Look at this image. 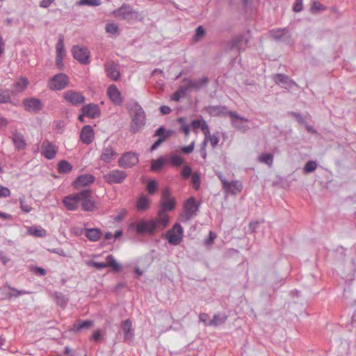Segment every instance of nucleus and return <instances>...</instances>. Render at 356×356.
<instances>
[{
	"mask_svg": "<svg viewBox=\"0 0 356 356\" xmlns=\"http://www.w3.org/2000/svg\"><path fill=\"white\" fill-rule=\"evenodd\" d=\"M132 112V118L130 124V130L135 134L138 132L145 124V114L143 108L135 102L129 108Z\"/></svg>",
	"mask_w": 356,
	"mask_h": 356,
	"instance_id": "f257e3e1",
	"label": "nucleus"
},
{
	"mask_svg": "<svg viewBox=\"0 0 356 356\" xmlns=\"http://www.w3.org/2000/svg\"><path fill=\"white\" fill-rule=\"evenodd\" d=\"M114 14L127 22L132 20H142L138 10H134L130 5L123 3L119 8L114 11Z\"/></svg>",
	"mask_w": 356,
	"mask_h": 356,
	"instance_id": "f03ea898",
	"label": "nucleus"
},
{
	"mask_svg": "<svg viewBox=\"0 0 356 356\" xmlns=\"http://www.w3.org/2000/svg\"><path fill=\"white\" fill-rule=\"evenodd\" d=\"M200 204L195 202V198L193 197H189L184 204V212L181 215V221L186 222L196 216Z\"/></svg>",
	"mask_w": 356,
	"mask_h": 356,
	"instance_id": "7ed1b4c3",
	"label": "nucleus"
},
{
	"mask_svg": "<svg viewBox=\"0 0 356 356\" xmlns=\"http://www.w3.org/2000/svg\"><path fill=\"white\" fill-rule=\"evenodd\" d=\"M229 116L231 118L232 126L237 131L245 133L249 129L248 118L241 116L235 111H229Z\"/></svg>",
	"mask_w": 356,
	"mask_h": 356,
	"instance_id": "20e7f679",
	"label": "nucleus"
},
{
	"mask_svg": "<svg viewBox=\"0 0 356 356\" xmlns=\"http://www.w3.org/2000/svg\"><path fill=\"white\" fill-rule=\"evenodd\" d=\"M106 262H97L95 261H90L88 265L95 267L98 270H102L107 267H112L113 270L115 272H119L122 270V265L118 264L112 254H109L106 257Z\"/></svg>",
	"mask_w": 356,
	"mask_h": 356,
	"instance_id": "39448f33",
	"label": "nucleus"
},
{
	"mask_svg": "<svg viewBox=\"0 0 356 356\" xmlns=\"http://www.w3.org/2000/svg\"><path fill=\"white\" fill-rule=\"evenodd\" d=\"M184 230L179 223H175L172 228L168 231L166 238L168 243L173 245H179L182 241Z\"/></svg>",
	"mask_w": 356,
	"mask_h": 356,
	"instance_id": "423d86ee",
	"label": "nucleus"
},
{
	"mask_svg": "<svg viewBox=\"0 0 356 356\" xmlns=\"http://www.w3.org/2000/svg\"><path fill=\"white\" fill-rule=\"evenodd\" d=\"M269 36L276 42L289 44L291 41V34L287 28L273 29L269 31Z\"/></svg>",
	"mask_w": 356,
	"mask_h": 356,
	"instance_id": "0eeeda50",
	"label": "nucleus"
},
{
	"mask_svg": "<svg viewBox=\"0 0 356 356\" xmlns=\"http://www.w3.org/2000/svg\"><path fill=\"white\" fill-rule=\"evenodd\" d=\"M80 203L82 209L86 211H92L96 209V204L92 200V191L89 189H85L79 192Z\"/></svg>",
	"mask_w": 356,
	"mask_h": 356,
	"instance_id": "6e6552de",
	"label": "nucleus"
},
{
	"mask_svg": "<svg viewBox=\"0 0 356 356\" xmlns=\"http://www.w3.org/2000/svg\"><path fill=\"white\" fill-rule=\"evenodd\" d=\"M69 83L68 76L63 73H59L52 76L49 82V87L53 90H61Z\"/></svg>",
	"mask_w": 356,
	"mask_h": 356,
	"instance_id": "1a4fd4ad",
	"label": "nucleus"
},
{
	"mask_svg": "<svg viewBox=\"0 0 356 356\" xmlns=\"http://www.w3.org/2000/svg\"><path fill=\"white\" fill-rule=\"evenodd\" d=\"M127 173L121 170H113L104 175L106 182L109 184H121L127 177Z\"/></svg>",
	"mask_w": 356,
	"mask_h": 356,
	"instance_id": "9d476101",
	"label": "nucleus"
},
{
	"mask_svg": "<svg viewBox=\"0 0 356 356\" xmlns=\"http://www.w3.org/2000/svg\"><path fill=\"white\" fill-rule=\"evenodd\" d=\"M64 99L74 106H79L85 102V97L80 92L73 90H67L63 94Z\"/></svg>",
	"mask_w": 356,
	"mask_h": 356,
	"instance_id": "9b49d317",
	"label": "nucleus"
},
{
	"mask_svg": "<svg viewBox=\"0 0 356 356\" xmlns=\"http://www.w3.org/2000/svg\"><path fill=\"white\" fill-rule=\"evenodd\" d=\"M73 57L81 64L87 65L90 63V51L83 46L75 45L72 49Z\"/></svg>",
	"mask_w": 356,
	"mask_h": 356,
	"instance_id": "f8f14e48",
	"label": "nucleus"
},
{
	"mask_svg": "<svg viewBox=\"0 0 356 356\" xmlns=\"http://www.w3.org/2000/svg\"><path fill=\"white\" fill-rule=\"evenodd\" d=\"M139 161L136 153L129 152L122 154L118 160V165L123 168H130L136 165Z\"/></svg>",
	"mask_w": 356,
	"mask_h": 356,
	"instance_id": "ddd939ff",
	"label": "nucleus"
},
{
	"mask_svg": "<svg viewBox=\"0 0 356 356\" xmlns=\"http://www.w3.org/2000/svg\"><path fill=\"white\" fill-rule=\"evenodd\" d=\"M176 201L171 195V192L168 188H164L161 192V208L172 211L175 207Z\"/></svg>",
	"mask_w": 356,
	"mask_h": 356,
	"instance_id": "4468645a",
	"label": "nucleus"
},
{
	"mask_svg": "<svg viewBox=\"0 0 356 356\" xmlns=\"http://www.w3.org/2000/svg\"><path fill=\"white\" fill-rule=\"evenodd\" d=\"M156 228V222L154 220L149 221L140 220L136 225V230L138 234H154Z\"/></svg>",
	"mask_w": 356,
	"mask_h": 356,
	"instance_id": "2eb2a0df",
	"label": "nucleus"
},
{
	"mask_svg": "<svg viewBox=\"0 0 356 356\" xmlns=\"http://www.w3.org/2000/svg\"><path fill=\"white\" fill-rule=\"evenodd\" d=\"M209 81L210 80L207 76H202L200 79L195 80L191 79L189 78H184L183 79V82L188 83L191 90L195 91H199L201 89L207 88Z\"/></svg>",
	"mask_w": 356,
	"mask_h": 356,
	"instance_id": "dca6fc26",
	"label": "nucleus"
},
{
	"mask_svg": "<svg viewBox=\"0 0 356 356\" xmlns=\"http://www.w3.org/2000/svg\"><path fill=\"white\" fill-rule=\"evenodd\" d=\"M104 69L106 75L113 81H118L120 76L118 65L113 60L106 61L104 63Z\"/></svg>",
	"mask_w": 356,
	"mask_h": 356,
	"instance_id": "f3484780",
	"label": "nucleus"
},
{
	"mask_svg": "<svg viewBox=\"0 0 356 356\" xmlns=\"http://www.w3.org/2000/svg\"><path fill=\"white\" fill-rule=\"evenodd\" d=\"M41 154L47 159H53L57 152V147L51 142L45 140L41 146Z\"/></svg>",
	"mask_w": 356,
	"mask_h": 356,
	"instance_id": "a211bd4d",
	"label": "nucleus"
},
{
	"mask_svg": "<svg viewBox=\"0 0 356 356\" xmlns=\"http://www.w3.org/2000/svg\"><path fill=\"white\" fill-rule=\"evenodd\" d=\"M10 139L12 140L15 149L18 151L24 150L26 147V143L24 135L17 130L11 131Z\"/></svg>",
	"mask_w": 356,
	"mask_h": 356,
	"instance_id": "6ab92c4d",
	"label": "nucleus"
},
{
	"mask_svg": "<svg viewBox=\"0 0 356 356\" xmlns=\"http://www.w3.org/2000/svg\"><path fill=\"white\" fill-rule=\"evenodd\" d=\"M63 202L67 209L70 211L77 209L80 204L79 193L66 196L63 199Z\"/></svg>",
	"mask_w": 356,
	"mask_h": 356,
	"instance_id": "aec40b11",
	"label": "nucleus"
},
{
	"mask_svg": "<svg viewBox=\"0 0 356 356\" xmlns=\"http://www.w3.org/2000/svg\"><path fill=\"white\" fill-rule=\"evenodd\" d=\"M107 95L112 102L115 105H121L122 104L123 97L116 86L111 85L108 88Z\"/></svg>",
	"mask_w": 356,
	"mask_h": 356,
	"instance_id": "412c9836",
	"label": "nucleus"
},
{
	"mask_svg": "<svg viewBox=\"0 0 356 356\" xmlns=\"http://www.w3.org/2000/svg\"><path fill=\"white\" fill-rule=\"evenodd\" d=\"M222 188L227 193L234 195L239 193L243 188V186L238 181H228L227 180H222Z\"/></svg>",
	"mask_w": 356,
	"mask_h": 356,
	"instance_id": "4be33fe9",
	"label": "nucleus"
},
{
	"mask_svg": "<svg viewBox=\"0 0 356 356\" xmlns=\"http://www.w3.org/2000/svg\"><path fill=\"white\" fill-rule=\"evenodd\" d=\"M273 80L277 84H282L283 87L289 90L293 86H296V82L291 79L287 75L283 74H276L273 76Z\"/></svg>",
	"mask_w": 356,
	"mask_h": 356,
	"instance_id": "5701e85b",
	"label": "nucleus"
},
{
	"mask_svg": "<svg viewBox=\"0 0 356 356\" xmlns=\"http://www.w3.org/2000/svg\"><path fill=\"white\" fill-rule=\"evenodd\" d=\"M118 156L115 149L111 145L104 146L102 150L100 159L105 163H110Z\"/></svg>",
	"mask_w": 356,
	"mask_h": 356,
	"instance_id": "b1692460",
	"label": "nucleus"
},
{
	"mask_svg": "<svg viewBox=\"0 0 356 356\" xmlns=\"http://www.w3.org/2000/svg\"><path fill=\"white\" fill-rule=\"evenodd\" d=\"M81 112L83 115L92 119L98 118L100 115V110L98 105L92 103L83 106L81 108Z\"/></svg>",
	"mask_w": 356,
	"mask_h": 356,
	"instance_id": "393cba45",
	"label": "nucleus"
},
{
	"mask_svg": "<svg viewBox=\"0 0 356 356\" xmlns=\"http://www.w3.org/2000/svg\"><path fill=\"white\" fill-rule=\"evenodd\" d=\"M24 106L26 111L37 112L42 109V103L39 99L31 97L24 100Z\"/></svg>",
	"mask_w": 356,
	"mask_h": 356,
	"instance_id": "a878e982",
	"label": "nucleus"
},
{
	"mask_svg": "<svg viewBox=\"0 0 356 356\" xmlns=\"http://www.w3.org/2000/svg\"><path fill=\"white\" fill-rule=\"evenodd\" d=\"M94 138V131L90 125H85L80 133V138L81 141L86 144L89 145L92 143Z\"/></svg>",
	"mask_w": 356,
	"mask_h": 356,
	"instance_id": "bb28decb",
	"label": "nucleus"
},
{
	"mask_svg": "<svg viewBox=\"0 0 356 356\" xmlns=\"http://www.w3.org/2000/svg\"><path fill=\"white\" fill-rule=\"evenodd\" d=\"M168 210L160 209L157 213V217L154 221L156 222L157 227H162L163 229L165 228L169 222V216L167 213Z\"/></svg>",
	"mask_w": 356,
	"mask_h": 356,
	"instance_id": "cd10ccee",
	"label": "nucleus"
},
{
	"mask_svg": "<svg viewBox=\"0 0 356 356\" xmlns=\"http://www.w3.org/2000/svg\"><path fill=\"white\" fill-rule=\"evenodd\" d=\"M95 177L93 175L90 174H86L79 176L74 181V186L75 188H79L82 186H87L90 184L93 183Z\"/></svg>",
	"mask_w": 356,
	"mask_h": 356,
	"instance_id": "c85d7f7f",
	"label": "nucleus"
},
{
	"mask_svg": "<svg viewBox=\"0 0 356 356\" xmlns=\"http://www.w3.org/2000/svg\"><path fill=\"white\" fill-rule=\"evenodd\" d=\"M121 329L124 333V339L126 340H132L134 338V330L132 329V323L129 319H126L122 321Z\"/></svg>",
	"mask_w": 356,
	"mask_h": 356,
	"instance_id": "c756f323",
	"label": "nucleus"
},
{
	"mask_svg": "<svg viewBox=\"0 0 356 356\" xmlns=\"http://www.w3.org/2000/svg\"><path fill=\"white\" fill-rule=\"evenodd\" d=\"M243 39L244 37L241 35L232 38L227 45V49L229 51L236 49L239 52L244 51L245 48L242 47Z\"/></svg>",
	"mask_w": 356,
	"mask_h": 356,
	"instance_id": "7c9ffc66",
	"label": "nucleus"
},
{
	"mask_svg": "<svg viewBox=\"0 0 356 356\" xmlns=\"http://www.w3.org/2000/svg\"><path fill=\"white\" fill-rule=\"evenodd\" d=\"M84 232L86 236L91 241H97L102 234L99 228L85 229Z\"/></svg>",
	"mask_w": 356,
	"mask_h": 356,
	"instance_id": "2f4dec72",
	"label": "nucleus"
},
{
	"mask_svg": "<svg viewBox=\"0 0 356 356\" xmlns=\"http://www.w3.org/2000/svg\"><path fill=\"white\" fill-rule=\"evenodd\" d=\"M93 322L90 320L87 321H78L73 325L72 330L74 332H80L82 330H88L92 325Z\"/></svg>",
	"mask_w": 356,
	"mask_h": 356,
	"instance_id": "473e14b6",
	"label": "nucleus"
},
{
	"mask_svg": "<svg viewBox=\"0 0 356 356\" xmlns=\"http://www.w3.org/2000/svg\"><path fill=\"white\" fill-rule=\"evenodd\" d=\"M4 288H8V289H10V291H13V292L7 293L6 294V298H8V299H10L13 297L17 298V297H18L19 296L28 293V292L26 291H24V290H17V289L10 286L8 283H6L4 285L3 289Z\"/></svg>",
	"mask_w": 356,
	"mask_h": 356,
	"instance_id": "72a5a7b5",
	"label": "nucleus"
},
{
	"mask_svg": "<svg viewBox=\"0 0 356 356\" xmlns=\"http://www.w3.org/2000/svg\"><path fill=\"white\" fill-rule=\"evenodd\" d=\"M149 200L143 195L136 202V208L138 211H145L149 208Z\"/></svg>",
	"mask_w": 356,
	"mask_h": 356,
	"instance_id": "f704fd0d",
	"label": "nucleus"
},
{
	"mask_svg": "<svg viewBox=\"0 0 356 356\" xmlns=\"http://www.w3.org/2000/svg\"><path fill=\"white\" fill-rule=\"evenodd\" d=\"M72 170V165L67 161H60L58 164V170L61 174L69 173Z\"/></svg>",
	"mask_w": 356,
	"mask_h": 356,
	"instance_id": "c9c22d12",
	"label": "nucleus"
},
{
	"mask_svg": "<svg viewBox=\"0 0 356 356\" xmlns=\"http://www.w3.org/2000/svg\"><path fill=\"white\" fill-rule=\"evenodd\" d=\"M29 234L36 237H44L47 234L45 229L42 228H38L36 227H29L27 229Z\"/></svg>",
	"mask_w": 356,
	"mask_h": 356,
	"instance_id": "e433bc0d",
	"label": "nucleus"
},
{
	"mask_svg": "<svg viewBox=\"0 0 356 356\" xmlns=\"http://www.w3.org/2000/svg\"><path fill=\"white\" fill-rule=\"evenodd\" d=\"M172 134V130H166L163 127H160L155 131L153 136H158L159 138H164V141Z\"/></svg>",
	"mask_w": 356,
	"mask_h": 356,
	"instance_id": "4c0bfd02",
	"label": "nucleus"
},
{
	"mask_svg": "<svg viewBox=\"0 0 356 356\" xmlns=\"http://www.w3.org/2000/svg\"><path fill=\"white\" fill-rule=\"evenodd\" d=\"M19 202L23 212L29 213L32 211L33 208L30 201H28L24 195L19 198Z\"/></svg>",
	"mask_w": 356,
	"mask_h": 356,
	"instance_id": "58836bf2",
	"label": "nucleus"
},
{
	"mask_svg": "<svg viewBox=\"0 0 356 356\" xmlns=\"http://www.w3.org/2000/svg\"><path fill=\"white\" fill-rule=\"evenodd\" d=\"M258 160L259 162L270 167L273 163V155L272 154H262L259 156Z\"/></svg>",
	"mask_w": 356,
	"mask_h": 356,
	"instance_id": "ea45409f",
	"label": "nucleus"
},
{
	"mask_svg": "<svg viewBox=\"0 0 356 356\" xmlns=\"http://www.w3.org/2000/svg\"><path fill=\"white\" fill-rule=\"evenodd\" d=\"M327 7L317 1H314L310 8V12L313 14H317L321 11L325 10Z\"/></svg>",
	"mask_w": 356,
	"mask_h": 356,
	"instance_id": "a19ab883",
	"label": "nucleus"
},
{
	"mask_svg": "<svg viewBox=\"0 0 356 356\" xmlns=\"http://www.w3.org/2000/svg\"><path fill=\"white\" fill-rule=\"evenodd\" d=\"M209 141L210 142L212 147H216L219 143L218 134H214L213 135H211V134H209V136L207 135V136H205L203 142H206V144L207 145V143Z\"/></svg>",
	"mask_w": 356,
	"mask_h": 356,
	"instance_id": "79ce46f5",
	"label": "nucleus"
},
{
	"mask_svg": "<svg viewBox=\"0 0 356 356\" xmlns=\"http://www.w3.org/2000/svg\"><path fill=\"white\" fill-rule=\"evenodd\" d=\"M54 297L57 305L62 307H65L68 302V299L60 292H56Z\"/></svg>",
	"mask_w": 356,
	"mask_h": 356,
	"instance_id": "37998d69",
	"label": "nucleus"
},
{
	"mask_svg": "<svg viewBox=\"0 0 356 356\" xmlns=\"http://www.w3.org/2000/svg\"><path fill=\"white\" fill-rule=\"evenodd\" d=\"M28 83L29 81L26 78L21 77L15 83L14 86L17 88L18 92H22L27 87Z\"/></svg>",
	"mask_w": 356,
	"mask_h": 356,
	"instance_id": "c03bdc74",
	"label": "nucleus"
},
{
	"mask_svg": "<svg viewBox=\"0 0 356 356\" xmlns=\"http://www.w3.org/2000/svg\"><path fill=\"white\" fill-rule=\"evenodd\" d=\"M10 100L11 97L9 91L7 90H3V88H0V103H8L10 102Z\"/></svg>",
	"mask_w": 356,
	"mask_h": 356,
	"instance_id": "a18cd8bd",
	"label": "nucleus"
},
{
	"mask_svg": "<svg viewBox=\"0 0 356 356\" xmlns=\"http://www.w3.org/2000/svg\"><path fill=\"white\" fill-rule=\"evenodd\" d=\"M164 163L165 160L163 158L153 160L151 165V170L153 171H159L163 168Z\"/></svg>",
	"mask_w": 356,
	"mask_h": 356,
	"instance_id": "49530a36",
	"label": "nucleus"
},
{
	"mask_svg": "<svg viewBox=\"0 0 356 356\" xmlns=\"http://www.w3.org/2000/svg\"><path fill=\"white\" fill-rule=\"evenodd\" d=\"M317 165V163L314 161H307L303 168L304 172L308 174L314 172L316 169Z\"/></svg>",
	"mask_w": 356,
	"mask_h": 356,
	"instance_id": "de8ad7c7",
	"label": "nucleus"
},
{
	"mask_svg": "<svg viewBox=\"0 0 356 356\" xmlns=\"http://www.w3.org/2000/svg\"><path fill=\"white\" fill-rule=\"evenodd\" d=\"M56 55H64L65 54V47H64V38L63 35L59 37L58 41L56 46Z\"/></svg>",
	"mask_w": 356,
	"mask_h": 356,
	"instance_id": "09e8293b",
	"label": "nucleus"
},
{
	"mask_svg": "<svg viewBox=\"0 0 356 356\" xmlns=\"http://www.w3.org/2000/svg\"><path fill=\"white\" fill-rule=\"evenodd\" d=\"M227 316L220 317L218 314L213 316V319L209 323V325L217 326L225 322Z\"/></svg>",
	"mask_w": 356,
	"mask_h": 356,
	"instance_id": "8fccbe9b",
	"label": "nucleus"
},
{
	"mask_svg": "<svg viewBox=\"0 0 356 356\" xmlns=\"http://www.w3.org/2000/svg\"><path fill=\"white\" fill-rule=\"evenodd\" d=\"M79 6H99L102 4L101 0H80L77 2Z\"/></svg>",
	"mask_w": 356,
	"mask_h": 356,
	"instance_id": "3c124183",
	"label": "nucleus"
},
{
	"mask_svg": "<svg viewBox=\"0 0 356 356\" xmlns=\"http://www.w3.org/2000/svg\"><path fill=\"white\" fill-rule=\"evenodd\" d=\"M204 35H205V31H204V28L202 26H199L195 30V33L193 36V40L195 42H197L202 38H203Z\"/></svg>",
	"mask_w": 356,
	"mask_h": 356,
	"instance_id": "603ef678",
	"label": "nucleus"
},
{
	"mask_svg": "<svg viewBox=\"0 0 356 356\" xmlns=\"http://www.w3.org/2000/svg\"><path fill=\"white\" fill-rule=\"evenodd\" d=\"M170 161L175 166H180L183 162V159L179 155H173L171 156Z\"/></svg>",
	"mask_w": 356,
	"mask_h": 356,
	"instance_id": "864d4df0",
	"label": "nucleus"
},
{
	"mask_svg": "<svg viewBox=\"0 0 356 356\" xmlns=\"http://www.w3.org/2000/svg\"><path fill=\"white\" fill-rule=\"evenodd\" d=\"M157 186V182L156 181H150L147 186V190L148 191L149 193L154 194L156 191Z\"/></svg>",
	"mask_w": 356,
	"mask_h": 356,
	"instance_id": "5fc2aeb1",
	"label": "nucleus"
},
{
	"mask_svg": "<svg viewBox=\"0 0 356 356\" xmlns=\"http://www.w3.org/2000/svg\"><path fill=\"white\" fill-rule=\"evenodd\" d=\"M106 31L108 33L114 34L118 31V26L114 23L108 24L106 25Z\"/></svg>",
	"mask_w": 356,
	"mask_h": 356,
	"instance_id": "6e6d98bb",
	"label": "nucleus"
},
{
	"mask_svg": "<svg viewBox=\"0 0 356 356\" xmlns=\"http://www.w3.org/2000/svg\"><path fill=\"white\" fill-rule=\"evenodd\" d=\"M177 90L184 96L188 91L191 90V88L190 87V84L188 83H186V84L180 86Z\"/></svg>",
	"mask_w": 356,
	"mask_h": 356,
	"instance_id": "4d7b16f0",
	"label": "nucleus"
},
{
	"mask_svg": "<svg viewBox=\"0 0 356 356\" xmlns=\"http://www.w3.org/2000/svg\"><path fill=\"white\" fill-rule=\"evenodd\" d=\"M192 182L195 190H198L200 185V179L199 175L195 173L192 176Z\"/></svg>",
	"mask_w": 356,
	"mask_h": 356,
	"instance_id": "13d9d810",
	"label": "nucleus"
},
{
	"mask_svg": "<svg viewBox=\"0 0 356 356\" xmlns=\"http://www.w3.org/2000/svg\"><path fill=\"white\" fill-rule=\"evenodd\" d=\"M302 1L303 0H296L295 3L293 6V10L296 13H298L302 10L303 5H302Z\"/></svg>",
	"mask_w": 356,
	"mask_h": 356,
	"instance_id": "bf43d9fd",
	"label": "nucleus"
},
{
	"mask_svg": "<svg viewBox=\"0 0 356 356\" xmlns=\"http://www.w3.org/2000/svg\"><path fill=\"white\" fill-rule=\"evenodd\" d=\"M10 194L11 193L8 188L0 186V198L9 197Z\"/></svg>",
	"mask_w": 356,
	"mask_h": 356,
	"instance_id": "052dcab7",
	"label": "nucleus"
},
{
	"mask_svg": "<svg viewBox=\"0 0 356 356\" xmlns=\"http://www.w3.org/2000/svg\"><path fill=\"white\" fill-rule=\"evenodd\" d=\"M216 234L210 231L209 234V237L204 241V244L206 245H211L213 243L214 239L216 238Z\"/></svg>",
	"mask_w": 356,
	"mask_h": 356,
	"instance_id": "680f3d73",
	"label": "nucleus"
},
{
	"mask_svg": "<svg viewBox=\"0 0 356 356\" xmlns=\"http://www.w3.org/2000/svg\"><path fill=\"white\" fill-rule=\"evenodd\" d=\"M63 55H56V65L59 70L64 68V63L63 62Z\"/></svg>",
	"mask_w": 356,
	"mask_h": 356,
	"instance_id": "e2e57ef3",
	"label": "nucleus"
},
{
	"mask_svg": "<svg viewBox=\"0 0 356 356\" xmlns=\"http://www.w3.org/2000/svg\"><path fill=\"white\" fill-rule=\"evenodd\" d=\"M200 128L203 131V133L204 134V137L207 136V135L209 136V134H210L209 127H208L207 122L204 120H202V124H201Z\"/></svg>",
	"mask_w": 356,
	"mask_h": 356,
	"instance_id": "0e129e2a",
	"label": "nucleus"
},
{
	"mask_svg": "<svg viewBox=\"0 0 356 356\" xmlns=\"http://www.w3.org/2000/svg\"><path fill=\"white\" fill-rule=\"evenodd\" d=\"M181 175L184 178L188 179L191 175V168L188 165H185L182 169Z\"/></svg>",
	"mask_w": 356,
	"mask_h": 356,
	"instance_id": "69168bd1",
	"label": "nucleus"
},
{
	"mask_svg": "<svg viewBox=\"0 0 356 356\" xmlns=\"http://www.w3.org/2000/svg\"><path fill=\"white\" fill-rule=\"evenodd\" d=\"M194 149V142L191 143L188 146H184L181 147V151L185 154H190L191 153Z\"/></svg>",
	"mask_w": 356,
	"mask_h": 356,
	"instance_id": "338daca9",
	"label": "nucleus"
},
{
	"mask_svg": "<svg viewBox=\"0 0 356 356\" xmlns=\"http://www.w3.org/2000/svg\"><path fill=\"white\" fill-rule=\"evenodd\" d=\"M163 142H164V138H158L151 146L150 150L152 152L156 150Z\"/></svg>",
	"mask_w": 356,
	"mask_h": 356,
	"instance_id": "774afa93",
	"label": "nucleus"
}]
</instances>
